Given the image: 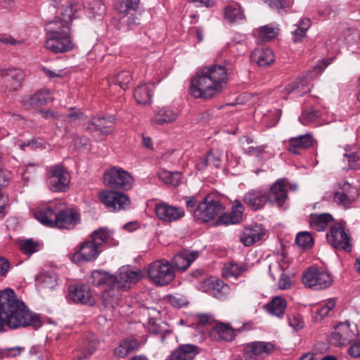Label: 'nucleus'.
<instances>
[{
  "label": "nucleus",
  "mask_w": 360,
  "mask_h": 360,
  "mask_svg": "<svg viewBox=\"0 0 360 360\" xmlns=\"http://www.w3.org/2000/svg\"><path fill=\"white\" fill-rule=\"evenodd\" d=\"M5 326L11 328L32 326L36 330L42 326L40 316L30 311L10 288L0 292V332Z\"/></svg>",
  "instance_id": "f257e3e1"
},
{
  "label": "nucleus",
  "mask_w": 360,
  "mask_h": 360,
  "mask_svg": "<svg viewBox=\"0 0 360 360\" xmlns=\"http://www.w3.org/2000/svg\"><path fill=\"white\" fill-rule=\"evenodd\" d=\"M226 78V70L223 65L202 67L191 78L190 93L195 98H212L221 91Z\"/></svg>",
  "instance_id": "f03ea898"
},
{
  "label": "nucleus",
  "mask_w": 360,
  "mask_h": 360,
  "mask_svg": "<svg viewBox=\"0 0 360 360\" xmlns=\"http://www.w3.org/2000/svg\"><path fill=\"white\" fill-rule=\"evenodd\" d=\"M35 218L44 226L60 229L72 230L81 222L76 209L60 205L40 209L35 213Z\"/></svg>",
  "instance_id": "7ed1b4c3"
},
{
  "label": "nucleus",
  "mask_w": 360,
  "mask_h": 360,
  "mask_svg": "<svg viewBox=\"0 0 360 360\" xmlns=\"http://www.w3.org/2000/svg\"><path fill=\"white\" fill-rule=\"evenodd\" d=\"M103 181L105 186L122 192L130 191L134 184L132 174L117 166H112L105 169L103 174Z\"/></svg>",
  "instance_id": "20e7f679"
},
{
  "label": "nucleus",
  "mask_w": 360,
  "mask_h": 360,
  "mask_svg": "<svg viewBox=\"0 0 360 360\" xmlns=\"http://www.w3.org/2000/svg\"><path fill=\"white\" fill-rule=\"evenodd\" d=\"M74 46L70 37V27H55L46 34L45 47L54 53L70 51Z\"/></svg>",
  "instance_id": "39448f33"
},
{
  "label": "nucleus",
  "mask_w": 360,
  "mask_h": 360,
  "mask_svg": "<svg viewBox=\"0 0 360 360\" xmlns=\"http://www.w3.org/2000/svg\"><path fill=\"white\" fill-rule=\"evenodd\" d=\"M302 281L306 288L315 290L328 288L333 283L332 274L323 267L311 266L304 271Z\"/></svg>",
  "instance_id": "423d86ee"
},
{
  "label": "nucleus",
  "mask_w": 360,
  "mask_h": 360,
  "mask_svg": "<svg viewBox=\"0 0 360 360\" xmlns=\"http://www.w3.org/2000/svg\"><path fill=\"white\" fill-rule=\"evenodd\" d=\"M147 272L150 279L160 286L169 284L175 276L172 264L165 259L156 260L150 264Z\"/></svg>",
  "instance_id": "0eeeda50"
},
{
  "label": "nucleus",
  "mask_w": 360,
  "mask_h": 360,
  "mask_svg": "<svg viewBox=\"0 0 360 360\" xmlns=\"http://www.w3.org/2000/svg\"><path fill=\"white\" fill-rule=\"evenodd\" d=\"M84 128L96 141H101L113 131L114 118L110 116H94L84 124Z\"/></svg>",
  "instance_id": "6e6552de"
},
{
  "label": "nucleus",
  "mask_w": 360,
  "mask_h": 360,
  "mask_svg": "<svg viewBox=\"0 0 360 360\" xmlns=\"http://www.w3.org/2000/svg\"><path fill=\"white\" fill-rule=\"evenodd\" d=\"M224 207L219 200L214 199L212 195H207L198 202L194 212V217L202 222L206 223L219 216Z\"/></svg>",
  "instance_id": "1a4fd4ad"
},
{
  "label": "nucleus",
  "mask_w": 360,
  "mask_h": 360,
  "mask_svg": "<svg viewBox=\"0 0 360 360\" xmlns=\"http://www.w3.org/2000/svg\"><path fill=\"white\" fill-rule=\"evenodd\" d=\"M101 253L96 245L87 237L75 248V252L69 254L68 258L72 263L80 265L83 263L94 262Z\"/></svg>",
  "instance_id": "9d476101"
},
{
  "label": "nucleus",
  "mask_w": 360,
  "mask_h": 360,
  "mask_svg": "<svg viewBox=\"0 0 360 360\" xmlns=\"http://www.w3.org/2000/svg\"><path fill=\"white\" fill-rule=\"evenodd\" d=\"M70 176L61 164L50 167L48 173L47 185L53 192H65L69 188Z\"/></svg>",
  "instance_id": "9b49d317"
},
{
  "label": "nucleus",
  "mask_w": 360,
  "mask_h": 360,
  "mask_svg": "<svg viewBox=\"0 0 360 360\" xmlns=\"http://www.w3.org/2000/svg\"><path fill=\"white\" fill-rule=\"evenodd\" d=\"M98 198L110 211L125 210L130 205L129 197L118 190H103Z\"/></svg>",
  "instance_id": "f8f14e48"
},
{
  "label": "nucleus",
  "mask_w": 360,
  "mask_h": 360,
  "mask_svg": "<svg viewBox=\"0 0 360 360\" xmlns=\"http://www.w3.org/2000/svg\"><path fill=\"white\" fill-rule=\"evenodd\" d=\"M67 300L70 303L90 307L94 306L96 302L89 287L81 283L70 284L68 286Z\"/></svg>",
  "instance_id": "ddd939ff"
},
{
  "label": "nucleus",
  "mask_w": 360,
  "mask_h": 360,
  "mask_svg": "<svg viewBox=\"0 0 360 360\" xmlns=\"http://www.w3.org/2000/svg\"><path fill=\"white\" fill-rule=\"evenodd\" d=\"M326 238L329 244L335 249L342 250L347 252L352 251L351 238L340 224H335L330 227Z\"/></svg>",
  "instance_id": "4468645a"
},
{
  "label": "nucleus",
  "mask_w": 360,
  "mask_h": 360,
  "mask_svg": "<svg viewBox=\"0 0 360 360\" xmlns=\"http://www.w3.org/2000/svg\"><path fill=\"white\" fill-rule=\"evenodd\" d=\"M268 202L271 205H275L281 210H285L287 206L285 202L288 200V190L286 188L285 179H277L270 187L269 192H266Z\"/></svg>",
  "instance_id": "2eb2a0df"
},
{
  "label": "nucleus",
  "mask_w": 360,
  "mask_h": 360,
  "mask_svg": "<svg viewBox=\"0 0 360 360\" xmlns=\"http://www.w3.org/2000/svg\"><path fill=\"white\" fill-rule=\"evenodd\" d=\"M245 211V207L239 200H236L232 206L231 210L229 212H224L220 214L216 220L214 225H231L239 224L243 218V213Z\"/></svg>",
  "instance_id": "dca6fc26"
},
{
  "label": "nucleus",
  "mask_w": 360,
  "mask_h": 360,
  "mask_svg": "<svg viewBox=\"0 0 360 360\" xmlns=\"http://www.w3.org/2000/svg\"><path fill=\"white\" fill-rule=\"evenodd\" d=\"M88 237L101 252L106 248L118 244V242L112 237V232L107 227H101L93 231Z\"/></svg>",
  "instance_id": "f3484780"
},
{
  "label": "nucleus",
  "mask_w": 360,
  "mask_h": 360,
  "mask_svg": "<svg viewBox=\"0 0 360 360\" xmlns=\"http://www.w3.org/2000/svg\"><path fill=\"white\" fill-rule=\"evenodd\" d=\"M0 75L2 77L6 91H8L17 90L20 86L23 77L22 71L15 68L1 70Z\"/></svg>",
  "instance_id": "a211bd4d"
},
{
  "label": "nucleus",
  "mask_w": 360,
  "mask_h": 360,
  "mask_svg": "<svg viewBox=\"0 0 360 360\" xmlns=\"http://www.w3.org/2000/svg\"><path fill=\"white\" fill-rule=\"evenodd\" d=\"M355 333L349 328V321L340 323L330 336V342L335 346L345 345L354 338Z\"/></svg>",
  "instance_id": "6ab92c4d"
},
{
  "label": "nucleus",
  "mask_w": 360,
  "mask_h": 360,
  "mask_svg": "<svg viewBox=\"0 0 360 360\" xmlns=\"http://www.w3.org/2000/svg\"><path fill=\"white\" fill-rule=\"evenodd\" d=\"M243 200L252 211L257 212L264 207L268 198L266 192L260 189H252L245 193Z\"/></svg>",
  "instance_id": "aec40b11"
},
{
  "label": "nucleus",
  "mask_w": 360,
  "mask_h": 360,
  "mask_svg": "<svg viewBox=\"0 0 360 360\" xmlns=\"http://www.w3.org/2000/svg\"><path fill=\"white\" fill-rule=\"evenodd\" d=\"M155 214L160 219L169 222L179 220L185 214L183 208L171 206L166 203L156 205Z\"/></svg>",
  "instance_id": "412c9836"
},
{
  "label": "nucleus",
  "mask_w": 360,
  "mask_h": 360,
  "mask_svg": "<svg viewBox=\"0 0 360 360\" xmlns=\"http://www.w3.org/2000/svg\"><path fill=\"white\" fill-rule=\"evenodd\" d=\"M139 271H132L123 266L120 269L119 274L115 275L117 279L114 282V287L126 290L130 288L131 284L136 283L139 281Z\"/></svg>",
  "instance_id": "4be33fe9"
},
{
  "label": "nucleus",
  "mask_w": 360,
  "mask_h": 360,
  "mask_svg": "<svg viewBox=\"0 0 360 360\" xmlns=\"http://www.w3.org/2000/svg\"><path fill=\"white\" fill-rule=\"evenodd\" d=\"M199 255L200 252L197 250L188 251L184 250L176 254L170 263L174 269L176 268L178 270L184 271L199 257Z\"/></svg>",
  "instance_id": "5701e85b"
},
{
  "label": "nucleus",
  "mask_w": 360,
  "mask_h": 360,
  "mask_svg": "<svg viewBox=\"0 0 360 360\" xmlns=\"http://www.w3.org/2000/svg\"><path fill=\"white\" fill-rule=\"evenodd\" d=\"M236 330L233 328L229 323H217L210 331V336L212 339L232 341L236 335Z\"/></svg>",
  "instance_id": "b1692460"
},
{
  "label": "nucleus",
  "mask_w": 360,
  "mask_h": 360,
  "mask_svg": "<svg viewBox=\"0 0 360 360\" xmlns=\"http://www.w3.org/2000/svg\"><path fill=\"white\" fill-rule=\"evenodd\" d=\"M200 353V348L192 344L180 345L169 356L170 360H193Z\"/></svg>",
  "instance_id": "393cba45"
},
{
  "label": "nucleus",
  "mask_w": 360,
  "mask_h": 360,
  "mask_svg": "<svg viewBox=\"0 0 360 360\" xmlns=\"http://www.w3.org/2000/svg\"><path fill=\"white\" fill-rule=\"evenodd\" d=\"M140 347L139 341L134 338H127L120 341L119 345L114 349L115 358L124 359L129 354L137 351Z\"/></svg>",
  "instance_id": "a878e982"
},
{
  "label": "nucleus",
  "mask_w": 360,
  "mask_h": 360,
  "mask_svg": "<svg viewBox=\"0 0 360 360\" xmlns=\"http://www.w3.org/2000/svg\"><path fill=\"white\" fill-rule=\"evenodd\" d=\"M266 231L262 226L255 225L245 229L240 236V241L245 246H250L260 240L265 236Z\"/></svg>",
  "instance_id": "bb28decb"
},
{
  "label": "nucleus",
  "mask_w": 360,
  "mask_h": 360,
  "mask_svg": "<svg viewBox=\"0 0 360 360\" xmlns=\"http://www.w3.org/2000/svg\"><path fill=\"white\" fill-rule=\"evenodd\" d=\"M116 279L115 275L110 274L107 271L94 270L89 278V283L96 287L104 285L114 287V282Z\"/></svg>",
  "instance_id": "cd10ccee"
},
{
  "label": "nucleus",
  "mask_w": 360,
  "mask_h": 360,
  "mask_svg": "<svg viewBox=\"0 0 360 360\" xmlns=\"http://www.w3.org/2000/svg\"><path fill=\"white\" fill-rule=\"evenodd\" d=\"M251 61L259 66H269L274 62L275 57L271 49L269 48L255 49L250 56Z\"/></svg>",
  "instance_id": "c85d7f7f"
},
{
  "label": "nucleus",
  "mask_w": 360,
  "mask_h": 360,
  "mask_svg": "<svg viewBox=\"0 0 360 360\" xmlns=\"http://www.w3.org/2000/svg\"><path fill=\"white\" fill-rule=\"evenodd\" d=\"M120 289L110 286L101 296V303L106 309L113 310L120 301Z\"/></svg>",
  "instance_id": "c756f323"
},
{
  "label": "nucleus",
  "mask_w": 360,
  "mask_h": 360,
  "mask_svg": "<svg viewBox=\"0 0 360 360\" xmlns=\"http://www.w3.org/2000/svg\"><path fill=\"white\" fill-rule=\"evenodd\" d=\"M153 84L142 83L136 86L134 91V97L139 105H147L151 101Z\"/></svg>",
  "instance_id": "7c9ffc66"
},
{
  "label": "nucleus",
  "mask_w": 360,
  "mask_h": 360,
  "mask_svg": "<svg viewBox=\"0 0 360 360\" xmlns=\"http://www.w3.org/2000/svg\"><path fill=\"white\" fill-rule=\"evenodd\" d=\"M286 307L285 300L280 296H276L264 306V309L269 314L283 318Z\"/></svg>",
  "instance_id": "2f4dec72"
},
{
  "label": "nucleus",
  "mask_w": 360,
  "mask_h": 360,
  "mask_svg": "<svg viewBox=\"0 0 360 360\" xmlns=\"http://www.w3.org/2000/svg\"><path fill=\"white\" fill-rule=\"evenodd\" d=\"M333 219V216L329 213H314L311 214L309 217V224L311 227L316 231H323Z\"/></svg>",
  "instance_id": "473e14b6"
},
{
  "label": "nucleus",
  "mask_w": 360,
  "mask_h": 360,
  "mask_svg": "<svg viewBox=\"0 0 360 360\" xmlns=\"http://www.w3.org/2000/svg\"><path fill=\"white\" fill-rule=\"evenodd\" d=\"M177 117V114L171 108H162L155 115L152 121L153 123L159 125H163L174 121Z\"/></svg>",
  "instance_id": "72a5a7b5"
},
{
  "label": "nucleus",
  "mask_w": 360,
  "mask_h": 360,
  "mask_svg": "<svg viewBox=\"0 0 360 360\" xmlns=\"http://www.w3.org/2000/svg\"><path fill=\"white\" fill-rule=\"evenodd\" d=\"M76 11L77 9L75 8V6L70 4L62 8L60 13L61 16L58 20H54L50 22V23H54L56 25L57 23H60V25L59 27L67 29L68 27H70V23L72 22Z\"/></svg>",
  "instance_id": "f704fd0d"
},
{
  "label": "nucleus",
  "mask_w": 360,
  "mask_h": 360,
  "mask_svg": "<svg viewBox=\"0 0 360 360\" xmlns=\"http://www.w3.org/2000/svg\"><path fill=\"white\" fill-rule=\"evenodd\" d=\"M50 98L49 91L44 89L36 92L25 101V105L31 107H40L48 103Z\"/></svg>",
  "instance_id": "c9c22d12"
},
{
  "label": "nucleus",
  "mask_w": 360,
  "mask_h": 360,
  "mask_svg": "<svg viewBox=\"0 0 360 360\" xmlns=\"http://www.w3.org/2000/svg\"><path fill=\"white\" fill-rule=\"evenodd\" d=\"M249 267L247 264H239L235 262H231L229 266L223 269L222 276L224 278H235L240 276L244 272L248 271Z\"/></svg>",
  "instance_id": "e433bc0d"
},
{
  "label": "nucleus",
  "mask_w": 360,
  "mask_h": 360,
  "mask_svg": "<svg viewBox=\"0 0 360 360\" xmlns=\"http://www.w3.org/2000/svg\"><path fill=\"white\" fill-rule=\"evenodd\" d=\"M132 79L131 75L129 71H121L109 79L110 84H115L119 86L123 90L129 88V84Z\"/></svg>",
  "instance_id": "4c0bfd02"
},
{
  "label": "nucleus",
  "mask_w": 360,
  "mask_h": 360,
  "mask_svg": "<svg viewBox=\"0 0 360 360\" xmlns=\"http://www.w3.org/2000/svg\"><path fill=\"white\" fill-rule=\"evenodd\" d=\"M224 18L230 22H236L245 18L241 7L238 4L229 5L224 8Z\"/></svg>",
  "instance_id": "58836bf2"
},
{
  "label": "nucleus",
  "mask_w": 360,
  "mask_h": 360,
  "mask_svg": "<svg viewBox=\"0 0 360 360\" xmlns=\"http://www.w3.org/2000/svg\"><path fill=\"white\" fill-rule=\"evenodd\" d=\"M158 175L161 181L174 187H176L180 184L182 177V174L179 172H172L167 170H163L159 172Z\"/></svg>",
  "instance_id": "ea45409f"
},
{
  "label": "nucleus",
  "mask_w": 360,
  "mask_h": 360,
  "mask_svg": "<svg viewBox=\"0 0 360 360\" xmlns=\"http://www.w3.org/2000/svg\"><path fill=\"white\" fill-rule=\"evenodd\" d=\"M40 248V243L32 238L21 240L19 243V248L21 252L27 255H31L39 251Z\"/></svg>",
  "instance_id": "a19ab883"
},
{
  "label": "nucleus",
  "mask_w": 360,
  "mask_h": 360,
  "mask_svg": "<svg viewBox=\"0 0 360 360\" xmlns=\"http://www.w3.org/2000/svg\"><path fill=\"white\" fill-rule=\"evenodd\" d=\"M86 8L89 11V14H91L94 18L96 17L101 18L106 11V6L103 0H92L91 2L87 1Z\"/></svg>",
  "instance_id": "79ce46f5"
},
{
  "label": "nucleus",
  "mask_w": 360,
  "mask_h": 360,
  "mask_svg": "<svg viewBox=\"0 0 360 360\" xmlns=\"http://www.w3.org/2000/svg\"><path fill=\"white\" fill-rule=\"evenodd\" d=\"M289 143H290V146L293 147H297L302 150L306 149L313 145V137L309 134L300 135L296 137L290 138Z\"/></svg>",
  "instance_id": "37998d69"
},
{
  "label": "nucleus",
  "mask_w": 360,
  "mask_h": 360,
  "mask_svg": "<svg viewBox=\"0 0 360 360\" xmlns=\"http://www.w3.org/2000/svg\"><path fill=\"white\" fill-rule=\"evenodd\" d=\"M140 0H115V8L120 13L135 11L139 6Z\"/></svg>",
  "instance_id": "c03bdc74"
},
{
  "label": "nucleus",
  "mask_w": 360,
  "mask_h": 360,
  "mask_svg": "<svg viewBox=\"0 0 360 360\" xmlns=\"http://www.w3.org/2000/svg\"><path fill=\"white\" fill-rule=\"evenodd\" d=\"M295 243L303 250H309L314 246V241L309 232L301 231L296 236Z\"/></svg>",
  "instance_id": "a18cd8bd"
},
{
  "label": "nucleus",
  "mask_w": 360,
  "mask_h": 360,
  "mask_svg": "<svg viewBox=\"0 0 360 360\" xmlns=\"http://www.w3.org/2000/svg\"><path fill=\"white\" fill-rule=\"evenodd\" d=\"M257 341L251 342L243 345L244 360H260L258 352Z\"/></svg>",
  "instance_id": "49530a36"
},
{
  "label": "nucleus",
  "mask_w": 360,
  "mask_h": 360,
  "mask_svg": "<svg viewBox=\"0 0 360 360\" xmlns=\"http://www.w3.org/2000/svg\"><path fill=\"white\" fill-rule=\"evenodd\" d=\"M97 343L95 341H90L85 346L78 350L76 358L77 360H84L91 356L96 350Z\"/></svg>",
  "instance_id": "de8ad7c7"
},
{
  "label": "nucleus",
  "mask_w": 360,
  "mask_h": 360,
  "mask_svg": "<svg viewBox=\"0 0 360 360\" xmlns=\"http://www.w3.org/2000/svg\"><path fill=\"white\" fill-rule=\"evenodd\" d=\"M140 16V14H131L124 16L121 21L122 26L124 27L126 30H134L141 24Z\"/></svg>",
  "instance_id": "09e8293b"
},
{
  "label": "nucleus",
  "mask_w": 360,
  "mask_h": 360,
  "mask_svg": "<svg viewBox=\"0 0 360 360\" xmlns=\"http://www.w3.org/2000/svg\"><path fill=\"white\" fill-rule=\"evenodd\" d=\"M320 112L314 108L305 109L302 111V115L299 117V121L303 125H308L310 122L315 121L320 117Z\"/></svg>",
  "instance_id": "8fccbe9b"
},
{
  "label": "nucleus",
  "mask_w": 360,
  "mask_h": 360,
  "mask_svg": "<svg viewBox=\"0 0 360 360\" xmlns=\"http://www.w3.org/2000/svg\"><path fill=\"white\" fill-rule=\"evenodd\" d=\"M269 6L278 13L285 12L286 8L292 6L294 0H264Z\"/></svg>",
  "instance_id": "3c124183"
},
{
  "label": "nucleus",
  "mask_w": 360,
  "mask_h": 360,
  "mask_svg": "<svg viewBox=\"0 0 360 360\" xmlns=\"http://www.w3.org/2000/svg\"><path fill=\"white\" fill-rule=\"evenodd\" d=\"M259 357L263 359L271 354L275 350V345L270 342L257 341Z\"/></svg>",
  "instance_id": "603ef678"
},
{
  "label": "nucleus",
  "mask_w": 360,
  "mask_h": 360,
  "mask_svg": "<svg viewBox=\"0 0 360 360\" xmlns=\"http://www.w3.org/2000/svg\"><path fill=\"white\" fill-rule=\"evenodd\" d=\"M347 194L342 193L340 191H337L334 193V201L338 205L349 206L355 200V195H347Z\"/></svg>",
  "instance_id": "864d4df0"
},
{
  "label": "nucleus",
  "mask_w": 360,
  "mask_h": 360,
  "mask_svg": "<svg viewBox=\"0 0 360 360\" xmlns=\"http://www.w3.org/2000/svg\"><path fill=\"white\" fill-rule=\"evenodd\" d=\"M25 348L20 346H15L13 347L0 348V355L1 360L4 358H14L19 356Z\"/></svg>",
  "instance_id": "5fc2aeb1"
},
{
  "label": "nucleus",
  "mask_w": 360,
  "mask_h": 360,
  "mask_svg": "<svg viewBox=\"0 0 360 360\" xmlns=\"http://www.w3.org/2000/svg\"><path fill=\"white\" fill-rule=\"evenodd\" d=\"M343 156L348 162V169H356L360 167V153H345Z\"/></svg>",
  "instance_id": "6e6d98bb"
},
{
  "label": "nucleus",
  "mask_w": 360,
  "mask_h": 360,
  "mask_svg": "<svg viewBox=\"0 0 360 360\" xmlns=\"http://www.w3.org/2000/svg\"><path fill=\"white\" fill-rule=\"evenodd\" d=\"M19 147L22 150H25L26 147H30L32 150L46 148L44 142L39 138H32L30 140L24 141L19 145Z\"/></svg>",
  "instance_id": "4d7b16f0"
},
{
  "label": "nucleus",
  "mask_w": 360,
  "mask_h": 360,
  "mask_svg": "<svg viewBox=\"0 0 360 360\" xmlns=\"http://www.w3.org/2000/svg\"><path fill=\"white\" fill-rule=\"evenodd\" d=\"M169 303L174 307L181 308L188 304L186 297L183 295H169Z\"/></svg>",
  "instance_id": "13d9d810"
},
{
  "label": "nucleus",
  "mask_w": 360,
  "mask_h": 360,
  "mask_svg": "<svg viewBox=\"0 0 360 360\" xmlns=\"http://www.w3.org/2000/svg\"><path fill=\"white\" fill-rule=\"evenodd\" d=\"M260 34L263 40L266 41L272 40L277 35L275 29L268 25L263 26L260 28Z\"/></svg>",
  "instance_id": "bf43d9fd"
},
{
  "label": "nucleus",
  "mask_w": 360,
  "mask_h": 360,
  "mask_svg": "<svg viewBox=\"0 0 360 360\" xmlns=\"http://www.w3.org/2000/svg\"><path fill=\"white\" fill-rule=\"evenodd\" d=\"M340 191L347 194V195H355V198L358 195V190L346 181H341L338 184Z\"/></svg>",
  "instance_id": "052dcab7"
},
{
  "label": "nucleus",
  "mask_w": 360,
  "mask_h": 360,
  "mask_svg": "<svg viewBox=\"0 0 360 360\" xmlns=\"http://www.w3.org/2000/svg\"><path fill=\"white\" fill-rule=\"evenodd\" d=\"M288 323L295 331L304 327V322L300 314H292L288 317Z\"/></svg>",
  "instance_id": "680f3d73"
},
{
  "label": "nucleus",
  "mask_w": 360,
  "mask_h": 360,
  "mask_svg": "<svg viewBox=\"0 0 360 360\" xmlns=\"http://www.w3.org/2000/svg\"><path fill=\"white\" fill-rule=\"evenodd\" d=\"M70 110L71 112L66 115L69 122H75L84 120V114L79 110H77L75 108H70Z\"/></svg>",
  "instance_id": "e2e57ef3"
},
{
  "label": "nucleus",
  "mask_w": 360,
  "mask_h": 360,
  "mask_svg": "<svg viewBox=\"0 0 360 360\" xmlns=\"http://www.w3.org/2000/svg\"><path fill=\"white\" fill-rule=\"evenodd\" d=\"M197 322L201 326L210 325L213 322V316L209 314H196Z\"/></svg>",
  "instance_id": "0e129e2a"
},
{
  "label": "nucleus",
  "mask_w": 360,
  "mask_h": 360,
  "mask_svg": "<svg viewBox=\"0 0 360 360\" xmlns=\"http://www.w3.org/2000/svg\"><path fill=\"white\" fill-rule=\"evenodd\" d=\"M8 174L0 168V198L3 197V190L8 185Z\"/></svg>",
  "instance_id": "69168bd1"
},
{
  "label": "nucleus",
  "mask_w": 360,
  "mask_h": 360,
  "mask_svg": "<svg viewBox=\"0 0 360 360\" xmlns=\"http://www.w3.org/2000/svg\"><path fill=\"white\" fill-rule=\"evenodd\" d=\"M348 354L353 358L360 357V340L354 342L348 348Z\"/></svg>",
  "instance_id": "338daca9"
},
{
  "label": "nucleus",
  "mask_w": 360,
  "mask_h": 360,
  "mask_svg": "<svg viewBox=\"0 0 360 360\" xmlns=\"http://www.w3.org/2000/svg\"><path fill=\"white\" fill-rule=\"evenodd\" d=\"M291 281L290 278L285 274H282L281 275L280 279L278 281V287L281 290H285L290 287Z\"/></svg>",
  "instance_id": "774afa93"
}]
</instances>
